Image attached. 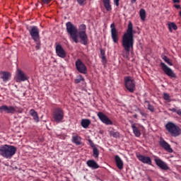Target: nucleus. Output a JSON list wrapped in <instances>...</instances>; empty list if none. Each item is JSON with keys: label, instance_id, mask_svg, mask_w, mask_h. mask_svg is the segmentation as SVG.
I'll return each mask as SVG.
<instances>
[{"label": "nucleus", "instance_id": "1", "mask_svg": "<svg viewBox=\"0 0 181 181\" xmlns=\"http://www.w3.org/2000/svg\"><path fill=\"white\" fill-rule=\"evenodd\" d=\"M87 27L85 24H81L78 27V31L77 27L71 22H67L66 23V30L69 35V38L76 44L80 43L84 46L88 44V37L86 33Z\"/></svg>", "mask_w": 181, "mask_h": 181}, {"label": "nucleus", "instance_id": "2", "mask_svg": "<svg viewBox=\"0 0 181 181\" xmlns=\"http://www.w3.org/2000/svg\"><path fill=\"white\" fill-rule=\"evenodd\" d=\"M122 45L124 51L127 53H129L131 52V49L134 48V25L132 22L129 23L127 31L122 36Z\"/></svg>", "mask_w": 181, "mask_h": 181}, {"label": "nucleus", "instance_id": "3", "mask_svg": "<svg viewBox=\"0 0 181 181\" xmlns=\"http://www.w3.org/2000/svg\"><path fill=\"white\" fill-rule=\"evenodd\" d=\"M17 148L13 145H1L0 146V156L6 159H11L16 153Z\"/></svg>", "mask_w": 181, "mask_h": 181}, {"label": "nucleus", "instance_id": "4", "mask_svg": "<svg viewBox=\"0 0 181 181\" xmlns=\"http://www.w3.org/2000/svg\"><path fill=\"white\" fill-rule=\"evenodd\" d=\"M23 112V109L22 107H19L17 106H12V105H3L0 106V113L5 112L8 115H14L15 113L21 114Z\"/></svg>", "mask_w": 181, "mask_h": 181}, {"label": "nucleus", "instance_id": "5", "mask_svg": "<svg viewBox=\"0 0 181 181\" xmlns=\"http://www.w3.org/2000/svg\"><path fill=\"white\" fill-rule=\"evenodd\" d=\"M165 129L173 137H177L180 136V127H179V126L176 125V124L173 122H168L165 124Z\"/></svg>", "mask_w": 181, "mask_h": 181}, {"label": "nucleus", "instance_id": "6", "mask_svg": "<svg viewBox=\"0 0 181 181\" xmlns=\"http://www.w3.org/2000/svg\"><path fill=\"white\" fill-rule=\"evenodd\" d=\"M124 86L127 90L133 93L136 90V83L132 76H126L124 78Z\"/></svg>", "mask_w": 181, "mask_h": 181}, {"label": "nucleus", "instance_id": "7", "mask_svg": "<svg viewBox=\"0 0 181 181\" xmlns=\"http://www.w3.org/2000/svg\"><path fill=\"white\" fill-rule=\"evenodd\" d=\"M52 117L56 123L62 122L64 118V112L61 107H57L53 111Z\"/></svg>", "mask_w": 181, "mask_h": 181}, {"label": "nucleus", "instance_id": "8", "mask_svg": "<svg viewBox=\"0 0 181 181\" xmlns=\"http://www.w3.org/2000/svg\"><path fill=\"white\" fill-rule=\"evenodd\" d=\"M14 79L16 83L25 82L29 80V76L21 69H17Z\"/></svg>", "mask_w": 181, "mask_h": 181}, {"label": "nucleus", "instance_id": "9", "mask_svg": "<svg viewBox=\"0 0 181 181\" xmlns=\"http://www.w3.org/2000/svg\"><path fill=\"white\" fill-rule=\"evenodd\" d=\"M27 30L33 41H37L40 39V29L37 26L33 25L30 26V28H27Z\"/></svg>", "mask_w": 181, "mask_h": 181}, {"label": "nucleus", "instance_id": "10", "mask_svg": "<svg viewBox=\"0 0 181 181\" xmlns=\"http://www.w3.org/2000/svg\"><path fill=\"white\" fill-rule=\"evenodd\" d=\"M160 67L163 70V71L167 75L168 77L171 78H176L177 76L174 71L170 68L165 63L160 62Z\"/></svg>", "mask_w": 181, "mask_h": 181}, {"label": "nucleus", "instance_id": "11", "mask_svg": "<svg viewBox=\"0 0 181 181\" xmlns=\"http://www.w3.org/2000/svg\"><path fill=\"white\" fill-rule=\"evenodd\" d=\"M76 69L78 72L82 74H88V68L86 64L81 61V59H78L75 63Z\"/></svg>", "mask_w": 181, "mask_h": 181}, {"label": "nucleus", "instance_id": "12", "mask_svg": "<svg viewBox=\"0 0 181 181\" xmlns=\"http://www.w3.org/2000/svg\"><path fill=\"white\" fill-rule=\"evenodd\" d=\"M55 52L57 56L61 59L66 57L67 53L60 43H56Z\"/></svg>", "mask_w": 181, "mask_h": 181}, {"label": "nucleus", "instance_id": "13", "mask_svg": "<svg viewBox=\"0 0 181 181\" xmlns=\"http://www.w3.org/2000/svg\"><path fill=\"white\" fill-rule=\"evenodd\" d=\"M99 119L105 125H112L113 122L103 112H98L97 114Z\"/></svg>", "mask_w": 181, "mask_h": 181}, {"label": "nucleus", "instance_id": "14", "mask_svg": "<svg viewBox=\"0 0 181 181\" xmlns=\"http://www.w3.org/2000/svg\"><path fill=\"white\" fill-rule=\"evenodd\" d=\"M110 28H111V37L113 40V42L115 44H118L119 37L118 31L115 27V24L112 23L110 25Z\"/></svg>", "mask_w": 181, "mask_h": 181}, {"label": "nucleus", "instance_id": "15", "mask_svg": "<svg viewBox=\"0 0 181 181\" xmlns=\"http://www.w3.org/2000/svg\"><path fill=\"white\" fill-rule=\"evenodd\" d=\"M159 144L165 151L170 153H173V149L171 148L170 144H168L164 139H160Z\"/></svg>", "mask_w": 181, "mask_h": 181}, {"label": "nucleus", "instance_id": "16", "mask_svg": "<svg viewBox=\"0 0 181 181\" xmlns=\"http://www.w3.org/2000/svg\"><path fill=\"white\" fill-rule=\"evenodd\" d=\"M154 161H155L156 165L158 167H159L160 169H162L163 170H170V167L168 166V165L165 161H163L162 159H160L159 158H156L154 159Z\"/></svg>", "mask_w": 181, "mask_h": 181}, {"label": "nucleus", "instance_id": "17", "mask_svg": "<svg viewBox=\"0 0 181 181\" xmlns=\"http://www.w3.org/2000/svg\"><path fill=\"white\" fill-rule=\"evenodd\" d=\"M138 160L144 164L152 165V159L150 156L139 154L136 156Z\"/></svg>", "mask_w": 181, "mask_h": 181}, {"label": "nucleus", "instance_id": "18", "mask_svg": "<svg viewBox=\"0 0 181 181\" xmlns=\"http://www.w3.org/2000/svg\"><path fill=\"white\" fill-rule=\"evenodd\" d=\"M115 160L116 165L119 170H123L124 169V162L121 157L119 155H116L115 156Z\"/></svg>", "mask_w": 181, "mask_h": 181}, {"label": "nucleus", "instance_id": "19", "mask_svg": "<svg viewBox=\"0 0 181 181\" xmlns=\"http://www.w3.org/2000/svg\"><path fill=\"white\" fill-rule=\"evenodd\" d=\"M86 165H88V167L93 170H96L100 168L98 163L95 160L93 159L88 160L86 162Z\"/></svg>", "mask_w": 181, "mask_h": 181}, {"label": "nucleus", "instance_id": "20", "mask_svg": "<svg viewBox=\"0 0 181 181\" xmlns=\"http://www.w3.org/2000/svg\"><path fill=\"white\" fill-rule=\"evenodd\" d=\"M131 127L136 137H140L141 136V132L140 129L136 127V123H134V122H132Z\"/></svg>", "mask_w": 181, "mask_h": 181}, {"label": "nucleus", "instance_id": "21", "mask_svg": "<svg viewBox=\"0 0 181 181\" xmlns=\"http://www.w3.org/2000/svg\"><path fill=\"white\" fill-rule=\"evenodd\" d=\"M81 141L82 138L79 135L75 134L72 136L71 141L76 146H81L82 144Z\"/></svg>", "mask_w": 181, "mask_h": 181}, {"label": "nucleus", "instance_id": "22", "mask_svg": "<svg viewBox=\"0 0 181 181\" xmlns=\"http://www.w3.org/2000/svg\"><path fill=\"white\" fill-rule=\"evenodd\" d=\"M103 3L107 12H111L112 11L111 0H103Z\"/></svg>", "mask_w": 181, "mask_h": 181}, {"label": "nucleus", "instance_id": "23", "mask_svg": "<svg viewBox=\"0 0 181 181\" xmlns=\"http://www.w3.org/2000/svg\"><path fill=\"white\" fill-rule=\"evenodd\" d=\"M29 114L33 118V120L35 122H40V118H39L38 114L34 109L30 110Z\"/></svg>", "mask_w": 181, "mask_h": 181}, {"label": "nucleus", "instance_id": "24", "mask_svg": "<svg viewBox=\"0 0 181 181\" xmlns=\"http://www.w3.org/2000/svg\"><path fill=\"white\" fill-rule=\"evenodd\" d=\"M90 124H91V121L89 119H83L81 122V125L84 129L88 128Z\"/></svg>", "mask_w": 181, "mask_h": 181}, {"label": "nucleus", "instance_id": "25", "mask_svg": "<svg viewBox=\"0 0 181 181\" xmlns=\"http://www.w3.org/2000/svg\"><path fill=\"white\" fill-rule=\"evenodd\" d=\"M11 75L9 72L3 71L2 76L1 78L3 80L4 82H8L11 78Z\"/></svg>", "mask_w": 181, "mask_h": 181}, {"label": "nucleus", "instance_id": "26", "mask_svg": "<svg viewBox=\"0 0 181 181\" xmlns=\"http://www.w3.org/2000/svg\"><path fill=\"white\" fill-rule=\"evenodd\" d=\"M168 29H169L170 33H173V30H177V25H176L175 23L170 22L168 23Z\"/></svg>", "mask_w": 181, "mask_h": 181}, {"label": "nucleus", "instance_id": "27", "mask_svg": "<svg viewBox=\"0 0 181 181\" xmlns=\"http://www.w3.org/2000/svg\"><path fill=\"white\" fill-rule=\"evenodd\" d=\"M161 58L168 65L170 66H173V63L171 62L170 59H169L166 55H162Z\"/></svg>", "mask_w": 181, "mask_h": 181}, {"label": "nucleus", "instance_id": "28", "mask_svg": "<svg viewBox=\"0 0 181 181\" xmlns=\"http://www.w3.org/2000/svg\"><path fill=\"white\" fill-rule=\"evenodd\" d=\"M139 16L141 18V20L144 21L146 18V11L145 9L141 8L139 11Z\"/></svg>", "mask_w": 181, "mask_h": 181}, {"label": "nucleus", "instance_id": "29", "mask_svg": "<svg viewBox=\"0 0 181 181\" xmlns=\"http://www.w3.org/2000/svg\"><path fill=\"white\" fill-rule=\"evenodd\" d=\"M145 104H148V107L147 109L151 112H155V107L153 105H152L150 102L148 100H146L145 101Z\"/></svg>", "mask_w": 181, "mask_h": 181}, {"label": "nucleus", "instance_id": "30", "mask_svg": "<svg viewBox=\"0 0 181 181\" xmlns=\"http://www.w3.org/2000/svg\"><path fill=\"white\" fill-rule=\"evenodd\" d=\"M110 135L115 139H118L120 137V133L119 132L110 131Z\"/></svg>", "mask_w": 181, "mask_h": 181}, {"label": "nucleus", "instance_id": "31", "mask_svg": "<svg viewBox=\"0 0 181 181\" xmlns=\"http://www.w3.org/2000/svg\"><path fill=\"white\" fill-rule=\"evenodd\" d=\"M93 157L94 158H98L99 155H100L99 149L97 147L93 148Z\"/></svg>", "mask_w": 181, "mask_h": 181}, {"label": "nucleus", "instance_id": "32", "mask_svg": "<svg viewBox=\"0 0 181 181\" xmlns=\"http://www.w3.org/2000/svg\"><path fill=\"white\" fill-rule=\"evenodd\" d=\"M33 42L35 43V49L40 50L41 48V41L40 39H37V40H33Z\"/></svg>", "mask_w": 181, "mask_h": 181}, {"label": "nucleus", "instance_id": "33", "mask_svg": "<svg viewBox=\"0 0 181 181\" xmlns=\"http://www.w3.org/2000/svg\"><path fill=\"white\" fill-rule=\"evenodd\" d=\"M85 78L82 75H79L77 78L74 80L75 83L78 84L82 81H84Z\"/></svg>", "mask_w": 181, "mask_h": 181}, {"label": "nucleus", "instance_id": "34", "mask_svg": "<svg viewBox=\"0 0 181 181\" xmlns=\"http://www.w3.org/2000/svg\"><path fill=\"white\" fill-rule=\"evenodd\" d=\"M163 99L168 103L171 102V97L169 93H163Z\"/></svg>", "mask_w": 181, "mask_h": 181}, {"label": "nucleus", "instance_id": "35", "mask_svg": "<svg viewBox=\"0 0 181 181\" xmlns=\"http://www.w3.org/2000/svg\"><path fill=\"white\" fill-rule=\"evenodd\" d=\"M76 1L81 6H83L86 4V0H76Z\"/></svg>", "mask_w": 181, "mask_h": 181}, {"label": "nucleus", "instance_id": "36", "mask_svg": "<svg viewBox=\"0 0 181 181\" xmlns=\"http://www.w3.org/2000/svg\"><path fill=\"white\" fill-rule=\"evenodd\" d=\"M88 143H89L90 146L91 148H93V149L94 148H96V147H95V144H94V142H93L91 139H88Z\"/></svg>", "mask_w": 181, "mask_h": 181}, {"label": "nucleus", "instance_id": "37", "mask_svg": "<svg viewBox=\"0 0 181 181\" xmlns=\"http://www.w3.org/2000/svg\"><path fill=\"white\" fill-rule=\"evenodd\" d=\"M101 59H102V62L104 65L107 64V61L106 59V56L101 57Z\"/></svg>", "mask_w": 181, "mask_h": 181}, {"label": "nucleus", "instance_id": "38", "mask_svg": "<svg viewBox=\"0 0 181 181\" xmlns=\"http://www.w3.org/2000/svg\"><path fill=\"white\" fill-rule=\"evenodd\" d=\"M119 1L120 0H113L115 6H116L117 7L119 6Z\"/></svg>", "mask_w": 181, "mask_h": 181}, {"label": "nucleus", "instance_id": "39", "mask_svg": "<svg viewBox=\"0 0 181 181\" xmlns=\"http://www.w3.org/2000/svg\"><path fill=\"white\" fill-rule=\"evenodd\" d=\"M41 1L44 4H49L52 1V0H41Z\"/></svg>", "mask_w": 181, "mask_h": 181}, {"label": "nucleus", "instance_id": "40", "mask_svg": "<svg viewBox=\"0 0 181 181\" xmlns=\"http://www.w3.org/2000/svg\"><path fill=\"white\" fill-rule=\"evenodd\" d=\"M100 55H101V57H105V52L103 49H100Z\"/></svg>", "mask_w": 181, "mask_h": 181}, {"label": "nucleus", "instance_id": "41", "mask_svg": "<svg viewBox=\"0 0 181 181\" xmlns=\"http://www.w3.org/2000/svg\"><path fill=\"white\" fill-rule=\"evenodd\" d=\"M138 110L139 111V113L141 116L144 117L146 115V114L144 112H143L141 109H138Z\"/></svg>", "mask_w": 181, "mask_h": 181}, {"label": "nucleus", "instance_id": "42", "mask_svg": "<svg viewBox=\"0 0 181 181\" xmlns=\"http://www.w3.org/2000/svg\"><path fill=\"white\" fill-rule=\"evenodd\" d=\"M174 4H179L180 2V0H173Z\"/></svg>", "mask_w": 181, "mask_h": 181}, {"label": "nucleus", "instance_id": "43", "mask_svg": "<svg viewBox=\"0 0 181 181\" xmlns=\"http://www.w3.org/2000/svg\"><path fill=\"white\" fill-rule=\"evenodd\" d=\"M175 8H176V9H180V5H175Z\"/></svg>", "mask_w": 181, "mask_h": 181}, {"label": "nucleus", "instance_id": "44", "mask_svg": "<svg viewBox=\"0 0 181 181\" xmlns=\"http://www.w3.org/2000/svg\"><path fill=\"white\" fill-rule=\"evenodd\" d=\"M171 111L173 112H177V110H176V108H172Z\"/></svg>", "mask_w": 181, "mask_h": 181}, {"label": "nucleus", "instance_id": "45", "mask_svg": "<svg viewBox=\"0 0 181 181\" xmlns=\"http://www.w3.org/2000/svg\"><path fill=\"white\" fill-rule=\"evenodd\" d=\"M133 117H134V119H137V118H138V115H137V114H134V115H133Z\"/></svg>", "mask_w": 181, "mask_h": 181}, {"label": "nucleus", "instance_id": "46", "mask_svg": "<svg viewBox=\"0 0 181 181\" xmlns=\"http://www.w3.org/2000/svg\"><path fill=\"white\" fill-rule=\"evenodd\" d=\"M136 0H132V4H134V3H136Z\"/></svg>", "mask_w": 181, "mask_h": 181}, {"label": "nucleus", "instance_id": "47", "mask_svg": "<svg viewBox=\"0 0 181 181\" xmlns=\"http://www.w3.org/2000/svg\"><path fill=\"white\" fill-rule=\"evenodd\" d=\"M66 181H71V180L69 178H66Z\"/></svg>", "mask_w": 181, "mask_h": 181}, {"label": "nucleus", "instance_id": "48", "mask_svg": "<svg viewBox=\"0 0 181 181\" xmlns=\"http://www.w3.org/2000/svg\"><path fill=\"white\" fill-rule=\"evenodd\" d=\"M180 17H181V11H180Z\"/></svg>", "mask_w": 181, "mask_h": 181}]
</instances>
